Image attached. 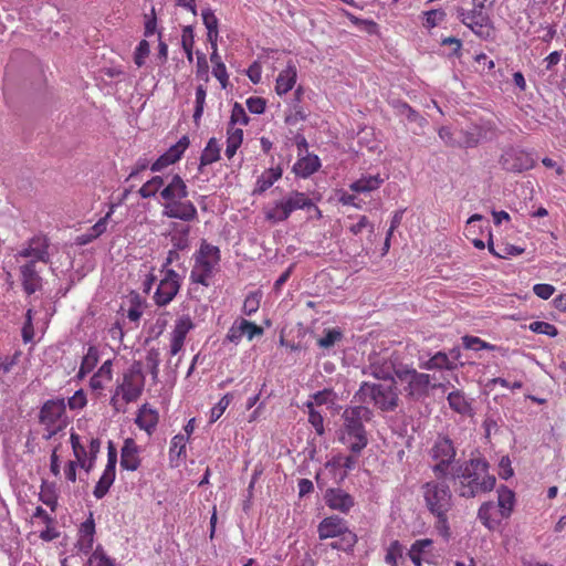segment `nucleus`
Returning a JSON list of instances; mask_svg holds the SVG:
<instances>
[{"label":"nucleus","mask_w":566,"mask_h":566,"mask_svg":"<svg viewBox=\"0 0 566 566\" xmlns=\"http://www.w3.org/2000/svg\"><path fill=\"white\" fill-rule=\"evenodd\" d=\"M318 538H337L354 532L349 530L347 522L338 515L323 518L317 526Z\"/></svg>","instance_id":"a211bd4d"},{"label":"nucleus","mask_w":566,"mask_h":566,"mask_svg":"<svg viewBox=\"0 0 566 566\" xmlns=\"http://www.w3.org/2000/svg\"><path fill=\"white\" fill-rule=\"evenodd\" d=\"M430 455L436 461L432 467L436 478L446 479L457 455L453 441L448 436L439 434L430 449Z\"/></svg>","instance_id":"9b49d317"},{"label":"nucleus","mask_w":566,"mask_h":566,"mask_svg":"<svg viewBox=\"0 0 566 566\" xmlns=\"http://www.w3.org/2000/svg\"><path fill=\"white\" fill-rule=\"evenodd\" d=\"M263 328L255 323L245 318H239L229 328L226 339L233 344H239L244 336L252 340L254 337L263 335Z\"/></svg>","instance_id":"6ab92c4d"},{"label":"nucleus","mask_w":566,"mask_h":566,"mask_svg":"<svg viewBox=\"0 0 566 566\" xmlns=\"http://www.w3.org/2000/svg\"><path fill=\"white\" fill-rule=\"evenodd\" d=\"M315 208L313 200L304 192L292 190L281 200L275 201L264 211L265 219L272 223L287 220L296 210H308Z\"/></svg>","instance_id":"423d86ee"},{"label":"nucleus","mask_w":566,"mask_h":566,"mask_svg":"<svg viewBox=\"0 0 566 566\" xmlns=\"http://www.w3.org/2000/svg\"><path fill=\"white\" fill-rule=\"evenodd\" d=\"M145 387V375L142 363L134 361L123 376V382L117 386V394H122L125 403L136 401L143 394Z\"/></svg>","instance_id":"f8f14e48"},{"label":"nucleus","mask_w":566,"mask_h":566,"mask_svg":"<svg viewBox=\"0 0 566 566\" xmlns=\"http://www.w3.org/2000/svg\"><path fill=\"white\" fill-rule=\"evenodd\" d=\"M358 538L355 533L347 534L340 537H337L336 541L328 544V547L336 551H343L345 553H352L357 543Z\"/></svg>","instance_id":"58836bf2"},{"label":"nucleus","mask_w":566,"mask_h":566,"mask_svg":"<svg viewBox=\"0 0 566 566\" xmlns=\"http://www.w3.org/2000/svg\"><path fill=\"white\" fill-rule=\"evenodd\" d=\"M149 52V43L146 40H142L134 53L135 64L139 67L143 66L145 63V59L148 56Z\"/></svg>","instance_id":"bf43d9fd"},{"label":"nucleus","mask_w":566,"mask_h":566,"mask_svg":"<svg viewBox=\"0 0 566 566\" xmlns=\"http://www.w3.org/2000/svg\"><path fill=\"white\" fill-rule=\"evenodd\" d=\"M189 146V138L187 136H182L175 145H172L167 151L166 155L169 156V158L175 164L178 161L185 150Z\"/></svg>","instance_id":"09e8293b"},{"label":"nucleus","mask_w":566,"mask_h":566,"mask_svg":"<svg viewBox=\"0 0 566 566\" xmlns=\"http://www.w3.org/2000/svg\"><path fill=\"white\" fill-rule=\"evenodd\" d=\"M325 502L332 510L347 513L354 506V497L342 489H329L325 494Z\"/></svg>","instance_id":"4be33fe9"},{"label":"nucleus","mask_w":566,"mask_h":566,"mask_svg":"<svg viewBox=\"0 0 566 566\" xmlns=\"http://www.w3.org/2000/svg\"><path fill=\"white\" fill-rule=\"evenodd\" d=\"M449 407L460 415H471L472 406L471 401L465 397L461 390H453L448 395Z\"/></svg>","instance_id":"2f4dec72"},{"label":"nucleus","mask_w":566,"mask_h":566,"mask_svg":"<svg viewBox=\"0 0 566 566\" xmlns=\"http://www.w3.org/2000/svg\"><path fill=\"white\" fill-rule=\"evenodd\" d=\"M247 107L252 114H262L265 111V101L261 97L247 99Z\"/></svg>","instance_id":"774afa93"},{"label":"nucleus","mask_w":566,"mask_h":566,"mask_svg":"<svg viewBox=\"0 0 566 566\" xmlns=\"http://www.w3.org/2000/svg\"><path fill=\"white\" fill-rule=\"evenodd\" d=\"M232 398V394L228 392L219 400L214 407L211 408L209 419L210 422H216L223 415Z\"/></svg>","instance_id":"3c124183"},{"label":"nucleus","mask_w":566,"mask_h":566,"mask_svg":"<svg viewBox=\"0 0 566 566\" xmlns=\"http://www.w3.org/2000/svg\"><path fill=\"white\" fill-rule=\"evenodd\" d=\"M454 492L464 499H473L491 492L496 479L490 473L489 462L481 457L471 458L451 470Z\"/></svg>","instance_id":"f257e3e1"},{"label":"nucleus","mask_w":566,"mask_h":566,"mask_svg":"<svg viewBox=\"0 0 566 566\" xmlns=\"http://www.w3.org/2000/svg\"><path fill=\"white\" fill-rule=\"evenodd\" d=\"M490 13V11L483 8H476L475 6L470 10L457 8V19L483 40H489L494 36V27Z\"/></svg>","instance_id":"9d476101"},{"label":"nucleus","mask_w":566,"mask_h":566,"mask_svg":"<svg viewBox=\"0 0 566 566\" xmlns=\"http://www.w3.org/2000/svg\"><path fill=\"white\" fill-rule=\"evenodd\" d=\"M530 329L534 333L547 335L551 337H555L558 334V331L555 325L543 321L532 322L530 324Z\"/></svg>","instance_id":"5fc2aeb1"},{"label":"nucleus","mask_w":566,"mask_h":566,"mask_svg":"<svg viewBox=\"0 0 566 566\" xmlns=\"http://www.w3.org/2000/svg\"><path fill=\"white\" fill-rule=\"evenodd\" d=\"M308 422L313 426L318 436L324 434V418L319 411L308 412Z\"/></svg>","instance_id":"69168bd1"},{"label":"nucleus","mask_w":566,"mask_h":566,"mask_svg":"<svg viewBox=\"0 0 566 566\" xmlns=\"http://www.w3.org/2000/svg\"><path fill=\"white\" fill-rule=\"evenodd\" d=\"M190 227L174 222L169 232L170 242L176 250L186 251L190 248Z\"/></svg>","instance_id":"393cba45"},{"label":"nucleus","mask_w":566,"mask_h":566,"mask_svg":"<svg viewBox=\"0 0 566 566\" xmlns=\"http://www.w3.org/2000/svg\"><path fill=\"white\" fill-rule=\"evenodd\" d=\"M180 289L179 274L169 269L166 271L165 276L159 282L157 290L154 295L155 303L158 306H165L169 304L177 295Z\"/></svg>","instance_id":"dca6fc26"},{"label":"nucleus","mask_w":566,"mask_h":566,"mask_svg":"<svg viewBox=\"0 0 566 566\" xmlns=\"http://www.w3.org/2000/svg\"><path fill=\"white\" fill-rule=\"evenodd\" d=\"M403 386L406 398L418 401L428 396L430 388H443L442 384L431 385V376L429 374L419 373L415 368L405 365L399 371L398 378Z\"/></svg>","instance_id":"6e6552de"},{"label":"nucleus","mask_w":566,"mask_h":566,"mask_svg":"<svg viewBox=\"0 0 566 566\" xmlns=\"http://www.w3.org/2000/svg\"><path fill=\"white\" fill-rule=\"evenodd\" d=\"M65 416L64 399L46 400L41 407L39 421L43 426L61 424L60 421Z\"/></svg>","instance_id":"aec40b11"},{"label":"nucleus","mask_w":566,"mask_h":566,"mask_svg":"<svg viewBox=\"0 0 566 566\" xmlns=\"http://www.w3.org/2000/svg\"><path fill=\"white\" fill-rule=\"evenodd\" d=\"M296 81V69L289 65L285 70L280 72L276 78L275 92L279 95L286 94L294 86Z\"/></svg>","instance_id":"473e14b6"},{"label":"nucleus","mask_w":566,"mask_h":566,"mask_svg":"<svg viewBox=\"0 0 566 566\" xmlns=\"http://www.w3.org/2000/svg\"><path fill=\"white\" fill-rule=\"evenodd\" d=\"M50 240L45 235H34L14 254L15 263H21V261H33L36 264L50 263Z\"/></svg>","instance_id":"ddd939ff"},{"label":"nucleus","mask_w":566,"mask_h":566,"mask_svg":"<svg viewBox=\"0 0 566 566\" xmlns=\"http://www.w3.org/2000/svg\"><path fill=\"white\" fill-rule=\"evenodd\" d=\"M419 367L426 370H453V366L451 365V359L444 352H437L427 360H423L420 357Z\"/></svg>","instance_id":"c756f323"},{"label":"nucleus","mask_w":566,"mask_h":566,"mask_svg":"<svg viewBox=\"0 0 566 566\" xmlns=\"http://www.w3.org/2000/svg\"><path fill=\"white\" fill-rule=\"evenodd\" d=\"M71 446L73 449L74 457L76 459V463L80 467H85L87 451L85 447L80 441V436L77 433L72 432L70 437Z\"/></svg>","instance_id":"79ce46f5"},{"label":"nucleus","mask_w":566,"mask_h":566,"mask_svg":"<svg viewBox=\"0 0 566 566\" xmlns=\"http://www.w3.org/2000/svg\"><path fill=\"white\" fill-rule=\"evenodd\" d=\"M500 165L506 171L522 172L533 168L534 159L522 149L509 148L501 155Z\"/></svg>","instance_id":"2eb2a0df"},{"label":"nucleus","mask_w":566,"mask_h":566,"mask_svg":"<svg viewBox=\"0 0 566 566\" xmlns=\"http://www.w3.org/2000/svg\"><path fill=\"white\" fill-rule=\"evenodd\" d=\"M515 505V494L507 486L502 485L497 489V504L500 517L507 518L513 512Z\"/></svg>","instance_id":"c85d7f7f"},{"label":"nucleus","mask_w":566,"mask_h":566,"mask_svg":"<svg viewBox=\"0 0 566 566\" xmlns=\"http://www.w3.org/2000/svg\"><path fill=\"white\" fill-rule=\"evenodd\" d=\"M405 364L395 353L387 350L381 353H371L368 356L367 364L363 368V374L371 376L378 380L396 381L395 376L399 378V371Z\"/></svg>","instance_id":"39448f33"},{"label":"nucleus","mask_w":566,"mask_h":566,"mask_svg":"<svg viewBox=\"0 0 566 566\" xmlns=\"http://www.w3.org/2000/svg\"><path fill=\"white\" fill-rule=\"evenodd\" d=\"M19 265V275L22 289L27 295H32L43 287V279L40 275L41 270L33 261H21Z\"/></svg>","instance_id":"f3484780"},{"label":"nucleus","mask_w":566,"mask_h":566,"mask_svg":"<svg viewBox=\"0 0 566 566\" xmlns=\"http://www.w3.org/2000/svg\"><path fill=\"white\" fill-rule=\"evenodd\" d=\"M462 139L458 144L461 147L473 148L481 142L492 140L497 136V129L494 123L490 120L472 124L467 129L461 130Z\"/></svg>","instance_id":"4468645a"},{"label":"nucleus","mask_w":566,"mask_h":566,"mask_svg":"<svg viewBox=\"0 0 566 566\" xmlns=\"http://www.w3.org/2000/svg\"><path fill=\"white\" fill-rule=\"evenodd\" d=\"M140 448L134 439L127 438L120 450V467L127 471H136L140 467Z\"/></svg>","instance_id":"412c9836"},{"label":"nucleus","mask_w":566,"mask_h":566,"mask_svg":"<svg viewBox=\"0 0 566 566\" xmlns=\"http://www.w3.org/2000/svg\"><path fill=\"white\" fill-rule=\"evenodd\" d=\"M342 338L340 331L333 328L326 331L325 335L318 339V346L322 348H331Z\"/></svg>","instance_id":"13d9d810"},{"label":"nucleus","mask_w":566,"mask_h":566,"mask_svg":"<svg viewBox=\"0 0 566 566\" xmlns=\"http://www.w3.org/2000/svg\"><path fill=\"white\" fill-rule=\"evenodd\" d=\"M158 420V412L155 409L150 408L148 405H143L138 410V415L135 422L140 429L145 430L150 434L155 430Z\"/></svg>","instance_id":"bb28decb"},{"label":"nucleus","mask_w":566,"mask_h":566,"mask_svg":"<svg viewBox=\"0 0 566 566\" xmlns=\"http://www.w3.org/2000/svg\"><path fill=\"white\" fill-rule=\"evenodd\" d=\"M373 410L364 406H350L342 413L343 424L339 430V441L353 453H361L368 444L365 422L373 419Z\"/></svg>","instance_id":"f03ea898"},{"label":"nucleus","mask_w":566,"mask_h":566,"mask_svg":"<svg viewBox=\"0 0 566 566\" xmlns=\"http://www.w3.org/2000/svg\"><path fill=\"white\" fill-rule=\"evenodd\" d=\"M321 167V160L318 156L313 154H307L305 156H300L297 161L293 166V171L296 176L301 178H307L314 172H316Z\"/></svg>","instance_id":"b1692460"},{"label":"nucleus","mask_w":566,"mask_h":566,"mask_svg":"<svg viewBox=\"0 0 566 566\" xmlns=\"http://www.w3.org/2000/svg\"><path fill=\"white\" fill-rule=\"evenodd\" d=\"M432 544L433 542L429 538L417 539L412 543L407 555L415 566H421L422 562L427 560Z\"/></svg>","instance_id":"cd10ccee"},{"label":"nucleus","mask_w":566,"mask_h":566,"mask_svg":"<svg viewBox=\"0 0 566 566\" xmlns=\"http://www.w3.org/2000/svg\"><path fill=\"white\" fill-rule=\"evenodd\" d=\"M195 327L192 319L189 315H182L180 316L176 323L174 331L171 333L172 337L179 338L185 340L187 334Z\"/></svg>","instance_id":"ea45409f"},{"label":"nucleus","mask_w":566,"mask_h":566,"mask_svg":"<svg viewBox=\"0 0 566 566\" xmlns=\"http://www.w3.org/2000/svg\"><path fill=\"white\" fill-rule=\"evenodd\" d=\"M209 65L206 57V54L201 52H197V76L202 78L203 81H209Z\"/></svg>","instance_id":"680f3d73"},{"label":"nucleus","mask_w":566,"mask_h":566,"mask_svg":"<svg viewBox=\"0 0 566 566\" xmlns=\"http://www.w3.org/2000/svg\"><path fill=\"white\" fill-rule=\"evenodd\" d=\"M85 566H114V563L106 556L104 549L101 546H97L90 556Z\"/></svg>","instance_id":"de8ad7c7"},{"label":"nucleus","mask_w":566,"mask_h":566,"mask_svg":"<svg viewBox=\"0 0 566 566\" xmlns=\"http://www.w3.org/2000/svg\"><path fill=\"white\" fill-rule=\"evenodd\" d=\"M146 360L154 381H157L159 374L160 355L156 348H150L147 353Z\"/></svg>","instance_id":"864d4df0"},{"label":"nucleus","mask_w":566,"mask_h":566,"mask_svg":"<svg viewBox=\"0 0 566 566\" xmlns=\"http://www.w3.org/2000/svg\"><path fill=\"white\" fill-rule=\"evenodd\" d=\"M283 174L281 166L271 167L258 177L252 195H262L277 181Z\"/></svg>","instance_id":"a878e982"},{"label":"nucleus","mask_w":566,"mask_h":566,"mask_svg":"<svg viewBox=\"0 0 566 566\" xmlns=\"http://www.w3.org/2000/svg\"><path fill=\"white\" fill-rule=\"evenodd\" d=\"M186 441L187 438L184 434H176L171 439L170 448H169V460L172 464L175 459H186Z\"/></svg>","instance_id":"f704fd0d"},{"label":"nucleus","mask_w":566,"mask_h":566,"mask_svg":"<svg viewBox=\"0 0 566 566\" xmlns=\"http://www.w3.org/2000/svg\"><path fill=\"white\" fill-rule=\"evenodd\" d=\"M98 361V350L95 346H90L87 353L82 359L78 370V377L83 378L86 374L91 373Z\"/></svg>","instance_id":"4c0bfd02"},{"label":"nucleus","mask_w":566,"mask_h":566,"mask_svg":"<svg viewBox=\"0 0 566 566\" xmlns=\"http://www.w3.org/2000/svg\"><path fill=\"white\" fill-rule=\"evenodd\" d=\"M462 343L464 348L472 350H481V349H494V346L490 343L482 340L476 336L465 335L462 337Z\"/></svg>","instance_id":"603ef678"},{"label":"nucleus","mask_w":566,"mask_h":566,"mask_svg":"<svg viewBox=\"0 0 566 566\" xmlns=\"http://www.w3.org/2000/svg\"><path fill=\"white\" fill-rule=\"evenodd\" d=\"M220 159V147L216 138H210L207 146L200 156L199 169L202 170L203 166L211 165Z\"/></svg>","instance_id":"72a5a7b5"},{"label":"nucleus","mask_w":566,"mask_h":566,"mask_svg":"<svg viewBox=\"0 0 566 566\" xmlns=\"http://www.w3.org/2000/svg\"><path fill=\"white\" fill-rule=\"evenodd\" d=\"M201 17L207 31L218 30L219 20L210 8L202 10Z\"/></svg>","instance_id":"e2e57ef3"},{"label":"nucleus","mask_w":566,"mask_h":566,"mask_svg":"<svg viewBox=\"0 0 566 566\" xmlns=\"http://www.w3.org/2000/svg\"><path fill=\"white\" fill-rule=\"evenodd\" d=\"M193 43H195V35H193L192 27L187 25L182 30L181 45H182V49H184V51L186 53L187 60L190 63L193 60V53H192Z\"/></svg>","instance_id":"37998d69"},{"label":"nucleus","mask_w":566,"mask_h":566,"mask_svg":"<svg viewBox=\"0 0 566 566\" xmlns=\"http://www.w3.org/2000/svg\"><path fill=\"white\" fill-rule=\"evenodd\" d=\"M364 229H368L369 233H374L375 231V227L368 218L366 216H360L358 222L349 227V232L357 235L361 233Z\"/></svg>","instance_id":"052dcab7"},{"label":"nucleus","mask_w":566,"mask_h":566,"mask_svg":"<svg viewBox=\"0 0 566 566\" xmlns=\"http://www.w3.org/2000/svg\"><path fill=\"white\" fill-rule=\"evenodd\" d=\"M163 186L164 178L161 176H155L140 187L138 193L144 199L151 198L159 191Z\"/></svg>","instance_id":"a19ab883"},{"label":"nucleus","mask_w":566,"mask_h":566,"mask_svg":"<svg viewBox=\"0 0 566 566\" xmlns=\"http://www.w3.org/2000/svg\"><path fill=\"white\" fill-rule=\"evenodd\" d=\"M421 489L426 506L432 515H443L452 509V493L446 482L429 481Z\"/></svg>","instance_id":"1a4fd4ad"},{"label":"nucleus","mask_w":566,"mask_h":566,"mask_svg":"<svg viewBox=\"0 0 566 566\" xmlns=\"http://www.w3.org/2000/svg\"><path fill=\"white\" fill-rule=\"evenodd\" d=\"M86 396L82 389L75 391V394L69 398L67 405L70 409L76 410L82 409L86 406Z\"/></svg>","instance_id":"0e129e2a"},{"label":"nucleus","mask_w":566,"mask_h":566,"mask_svg":"<svg viewBox=\"0 0 566 566\" xmlns=\"http://www.w3.org/2000/svg\"><path fill=\"white\" fill-rule=\"evenodd\" d=\"M403 560V546L399 541H392L386 549L385 562L390 566H399V562Z\"/></svg>","instance_id":"c9c22d12"},{"label":"nucleus","mask_w":566,"mask_h":566,"mask_svg":"<svg viewBox=\"0 0 566 566\" xmlns=\"http://www.w3.org/2000/svg\"><path fill=\"white\" fill-rule=\"evenodd\" d=\"M206 95H207V92H206V88L203 87V85L197 86V88H196V106H195V112H193V122L196 125H199L200 119L202 117L203 108H205V104H206Z\"/></svg>","instance_id":"c03bdc74"},{"label":"nucleus","mask_w":566,"mask_h":566,"mask_svg":"<svg viewBox=\"0 0 566 566\" xmlns=\"http://www.w3.org/2000/svg\"><path fill=\"white\" fill-rule=\"evenodd\" d=\"M533 292L537 297L548 300L554 294L555 287L551 284L538 283L533 286Z\"/></svg>","instance_id":"338daca9"},{"label":"nucleus","mask_w":566,"mask_h":566,"mask_svg":"<svg viewBox=\"0 0 566 566\" xmlns=\"http://www.w3.org/2000/svg\"><path fill=\"white\" fill-rule=\"evenodd\" d=\"M114 212V206L111 207L109 211L104 218H101L93 227L90 228V239H97L106 231L107 221Z\"/></svg>","instance_id":"4d7b16f0"},{"label":"nucleus","mask_w":566,"mask_h":566,"mask_svg":"<svg viewBox=\"0 0 566 566\" xmlns=\"http://www.w3.org/2000/svg\"><path fill=\"white\" fill-rule=\"evenodd\" d=\"M395 109L397 115L406 117L409 122L418 123L420 126L427 123L426 118L405 102H397Z\"/></svg>","instance_id":"e433bc0d"},{"label":"nucleus","mask_w":566,"mask_h":566,"mask_svg":"<svg viewBox=\"0 0 566 566\" xmlns=\"http://www.w3.org/2000/svg\"><path fill=\"white\" fill-rule=\"evenodd\" d=\"M397 381L389 384L363 381L355 392L354 399L359 403H371L375 408L389 412L399 406Z\"/></svg>","instance_id":"20e7f679"},{"label":"nucleus","mask_w":566,"mask_h":566,"mask_svg":"<svg viewBox=\"0 0 566 566\" xmlns=\"http://www.w3.org/2000/svg\"><path fill=\"white\" fill-rule=\"evenodd\" d=\"M311 398L315 401L316 406L334 405L337 400V395L333 389L325 388L313 394Z\"/></svg>","instance_id":"8fccbe9b"},{"label":"nucleus","mask_w":566,"mask_h":566,"mask_svg":"<svg viewBox=\"0 0 566 566\" xmlns=\"http://www.w3.org/2000/svg\"><path fill=\"white\" fill-rule=\"evenodd\" d=\"M424 22L423 27L432 29L444 21L447 13L442 9H432L423 12Z\"/></svg>","instance_id":"a18cd8bd"},{"label":"nucleus","mask_w":566,"mask_h":566,"mask_svg":"<svg viewBox=\"0 0 566 566\" xmlns=\"http://www.w3.org/2000/svg\"><path fill=\"white\" fill-rule=\"evenodd\" d=\"M249 116L245 113V109L240 103H234L231 112L229 126L234 127L237 124L242 126H247L249 124Z\"/></svg>","instance_id":"49530a36"},{"label":"nucleus","mask_w":566,"mask_h":566,"mask_svg":"<svg viewBox=\"0 0 566 566\" xmlns=\"http://www.w3.org/2000/svg\"><path fill=\"white\" fill-rule=\"evenodd\" d=\"M261 294L258 292H251L244 300L242 312L247 316L254 314L260 307Z\"/></svg>","instance_id":"6e6d98bb"},{"label":"nucleus","mask_w":566,"mask_h":566,"mask_svg":"<svg viewBox=\"0 0 566 566\" xmlns=\"http://www.w3.org/2000/svg\"><path fill=\"white\" fill-rule=\"evenodd\" d=\"M479 521L489 530H495L503 517H500L499 507L492 501L481 504L478 511Z\"/></svg>","instance_id":"5701e85b"},{"label":"nucleus","mask_w":566,"mask_h":566,"mask_svg":"<svg viewBox=\"0 0 566 566\" xmlns=\"http://www.w3.org/2000/svg\"><path fill=\"white\" fill-rule=\"evenodd\" d=\"M193 259L195 265L190 273V280L193 283L209 286V280L220 261L219 248L203 240L199 250L195 253Z\"/></svg>","instance_id":"0eeeda50"},{"label":"nucleus","mask_w":566,"mask_h":566,"mask_svg":"<svg viewBox=\"0 0 566 566\" xmlns=\"http://www.w3.org/2000/svg\"><path fill=\"white\" fill-rule=\"evenodd\" d=\"M384 181V178H381L379 174L374 176H361L359 179L349 185V189L354 192L366 193L378 189Z\"/></svg>","instance_id":"7c9ffc66"},{"label":"nucleus","mask_w":566,"mask_h":566,"mask_svg":"<svg viewBox=\"0 0 566 566\" xmlns=\"http://www.w3.org/2000/svg\"><path fill=\"white\" fill-rule=\"evenodd\" d=\"M160 197L163 199V216L185 222L197 220V208L190 200H187L188 187L179 175L170 177L168 184L161 189Z\"/></svg>","instance_id":"7ed1b4c3"}]
</instances>
